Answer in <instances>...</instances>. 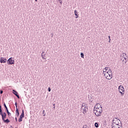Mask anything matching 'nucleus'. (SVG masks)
<instances>
[{"label":"nucleus","instance_id":"12","mask_svg":"<svg viewBox=\"0 0 128 128\" xmlns=\"http://www.w3.org/2000/svg\"><path fill=\"white\" fill-rule=\"evenodd\" d=\"M13 92H13V94H15V96H17V98H20V96H18V93L17 92L14 90H13Z\"/></svg>","mask_w":128,"mask_h":128},{"label":"nucleus","instance_id":"9","mask_svg":"<svg viewBox=\"0 0 128 128\" xmlns=\"http://www.w3.org/2000/svg\"><path fill=\"white\" fill-rule=\"evenodd\" d=\"M7 60L6 58H4V57H1L0 58V64H6V62Z\"/></svg>","mask_w":128,"mask_h":128},{"label":"nucleus","instance_id":"29","mask_svg":"<svg viewBox=\"0 0 128 128\" xmlns=\"http://www.w3.org/2000/svg\"><path fill=\"white\" fill-rule=\"evenodd\" d=\"M44 116H46V114L43 115Z\"/></svg>","mask_w":128,"mask_h":128},{"label":"nucleus","instance_id":"32","mask_svg":"<svg viewBox=\"0 0 128 128\" xmlns=\"http://www.w3.org/2000/svg\"><path fill=\"white\" fill-rule=\"evenodd\" d=\"M54 106H55V104H54Z\"/></svg>","mask_w":128,"mask_h":128},{"label":"nucleus","instance_id":"20","mask_svg":"<svg viewBox=\"0 0 128 128\" xmlns=\"http://www.w3.org/2000/svg\"><path fill=\"white\" fill-rule=\"evenodd\" d=\"M81 58H84V53H80Z\"/></svg>","mask_w":128,"mask_h":128},{"label":"nucleus","instance_id":"13","mask_svg":"<svg viewBox=\"0 0 128 128\" xmlns=\"http://www.w3.org/2000/svg\"><path fill=\"white\" fill-rule=\"evenodd\" d=\"M112 128H122V125L112 126Z\"/></svg>","mask_w":128,"mask_h":128},{"label":"nucleus","instance_id":"2","mask_svg":"<svg viewBox=\"0 0 128 128\" xmlns=\"http://www.w3.org/2000/svg\"><path fill=\"white\" fill-rule=\"evenodd\" d=\"M94 114L96 116H100L102 114V106L100 104L95 105L94 110Z\"/></svg>","mask_w":128,"mask_h":128},{"label":"nucleus","instance_id":"27","mask_svg":"<svg viewBox=\"0 0 128 128\" xmlns=\"http://www.w3.org/2000/svg\"><path fill=\"white\" fill-rule=\"evenodd\" d=\"M108 38L110 40V36H108Z\"/></svg>","mask_w":128,"mask_h":128},{"label":"nucleus","instance_id":"19","mask_svg":"<svg viewBox=\"0 0 128 128\" xmlns=\"http://www.w3.org/2000/svg\"><path fill=\"white\" fill-rule=\"evenodd\" d=\"M6 112H7L8 116H12V114H10V112H8V111H6Z\"/></svg>","mask_w":128,"mask_h":128},{"label":"nucleus","instance_id":"22","mask_svg":"<svg viewBox=\"0 0 128 128\" xmlns=\"http://www.w3.org/2000/svg\"><path fill=\"white\" fill-rule=\"evenodd\" d=\"M15 106H16V108H18V105L16 102L15 103Z\"/></svg>","mask_w":128,"mask_h":128},{"label":"nucleus","instance_id":"28","mask_svg":"<svg viewBox=\"0 0 128 128\" xmlns=\"http://www.w3.org/2000/svg\"><path fill=\"white\" fill-rule=\"evenodd\" d=\"M109 42H110V38L109 40Z\"/></svg>","mask_w":128,"mask_h":128},{"label":"nucleus","instance_id":"25","mask_svg":"<svg viewBox=\"0 0 128 128\" xmlns=\"http://www.w3.org/2000/svg\"><path fill=\"white\" fill-rule=\"evenodd\" d=\"M42 113H43V114H44V110H43Z\"/></svg>","mask_w":128,"mask_h":128},{"label":"nucleus","instance_id":"4","mask_svg":"<svg viewBox=\"0 0 128 128\" xmlns=\"http://www.w3.org/2000/svg\"><path fill=\"white\" fill-rule=\"evenodd\" d=\"M118 91L122 96H124V88L123 86L120 85L118 88Z\"/></svg>","mask_w":128,"mask_h":128},{"label":"nucleus","instance_id":"17","mask_svg":"<svg viewBox=\"0 0 128 128\" xmlns=\"http://www.w3.org/2000/svg\"><path fill=\"white\" fill-rule=\"evenodd\" d=\"M4 106L5 108L6 109V112H8V108L6 105V103H4Z\"/></svg>","mask_w":128,"mask_h":128},{"label":"nucleus","instance_id":"23","mask_svg":"<svg viewBox=\"0 0 128 128\" xmlns=\"http://www.w3.org/2000/svg\"><path fill=\"white\" fill-rule=\"evenodd\" d=\"M48 92H50V88L49 87L48 88Z\"/></svg>","mask_w":128,"mask_h":128},{"label":"nucleus","instance_id":"6","mask_svg":"<svg viewBox=\"0 0 128 128\" xmlns=\"http://www.w3.org/2000/svg\"><path fill=\"white\" fill-rule=\"evenodd\" d=\"M0 114L2 116V120H4L6 118V114L4 112H0Z\"/></svg>","mask_w":128,"mask_h":128},{"label":"nucleus","instance_id":"26","mask_svg":"<svg viewBox=\"0 0 128 128\" xmlns=\"http://www.w3.org/2000/svg\"><path fill=\"white\" fill-rule=\"evenodd\" d=\"M16 122H18V119L16 118Z\"/></svg>","mask_w":128,"mask_h":128},{"label":"nucleus","instance_id":"10","mask_svg":"<svg viewBox=\"0 0 128 128\" xmlns=\"http://www.w3.org/2000/svg\"><path fill=\"white\" fill-rule=\"evenodd\" d=\"M41 56L42 60H46V54L44 53V52H42L41 54Z\"/></svg>","mask_w":128,"mask_h":128},{"label":"nucleus","instance_id":"8","mask_svg":"<svg viewBox=\"0 0 128 128\" xmlns=\"http://www.w3.org/2000/svg\"><path fill=\"white\" fill-rule=\"evenodd\" d=\"M23 118H24V110H22V113L21 115L20 116V118L18 120L19 122H22Z\"/></svg>","mask_w":128,"mask_h":128},{"label":"nucleus","instance_id":"11","mask_svg":"<svg viewBox=\"0 0 128 128\" xmlns=\"http://www.w3.org/2000/svg\"><path fill=\"white\" fill-rule=\"evenodd\" d=\"M122 56L124 60H128V54L126 53H123Z\"/></svg>","mask_w":128,"mask_h":128},{"label":"nucleus","instance_id":"21","mask_svg":"<svg viewBox=\"0 0 128 128\" xmlns=\"http://www.w3.org/2000/svg\"><path fill=\"white\" fill-rule=\"evenodd\" d=\"M2 112V106L0 105V112Z\"/></svg>","mask_w":128,"mask_h":128},{"label":"nucleus","instance_id":"1","mask_svg":"<svg viewBox=\"0 0 128 128\" xmlns=\"http://www.w3.org/2000/svg\"><path fill=\"white\" fill-rule=\"evenodd\" d=\"M103 74L106 80H112V72L110 68L106 67L103 70Z\"/></svg>","mask_w":128,"mask_h":128},{"label":"nucleus","instance_id":"31","mask_svg":"<svg viewBox=\"0 0 128 128\" xmlns=\"http://www.w3.org/2000/svg\"><path fill=\"white\" fill-rule=\"evenodd\" d=\"M36 0V2H38V0Z\"/></svg>","mask_w":128,"mask_h":128},{"label":"nucleus","instance_id":"16","mask_svg":"<svg viewBox=\"0 0 128 128\" xmlns=\"http://www.w3.org/2000/svg\"><path fill=\"white\" fill-rule=\"evenodd\" d=\"M16 115L17 116H20V112H18V108H16Z\"/></svg>","mask_w":128,"mask_h":128},{"label":"nucleus","instance_id":"7","mask_svg":"<svg viewBox=\"0 0 128 128\" xmlns=\"http://www.w3.org/2000/svg\"><path fill=\"white\" fill-rule=\"evenodd\" d=\"M8 64H14V60L12 58H10L8 60Z\"/></svg>","mask_w":128,"mask_h":128},{"label":"nucleus","instance_id":"18","mask_svg":"<svg viewBox=\"0 0 128 128\" xmlns=\"http://www.w3.org/2000/svg\"><path fill=\"white\" fill-rule=\"evenodd\" d=\"M94 126L96 128H98V122H96Z\"/></svg>","mask_w":128,"mask_h":128},{"label":"nucleus","instance_id":"24","mask_svg":"<svg viewBox=\"0 0 128 128\" xmlns=\"http://www.w3.org/2000/svg\"><path fill=\"white\" fill-rule=\"evenodd\" d=\"M2 92H4V91H2V90H0V94H2Z\"/></svg>","mask_w":128,"mask_h":128},{"label":"nucleus","instance_id":"3","mask_svg":"<svg viewBox=\"0 0 128 128\" xmlns=\"http://www.w3.org/2000/svg\"><path fill=\"white\" fill-rule=\"evenodd\" d=\"M122 126V123L120 122V120L114 118L113 120V124H112V126Z\"/></svg>","mask_w":128,"mask_h":128},{"label":"nucleus","instance_id":"14","mask_svg":"<svg viewBox=\"0 0 128 128\" xmlns=\"http://www.w3.org/2000/svg\"><path fill=\"white\" fill-rule=\"evenodd\" d=\"M74 14L76 16V18H78V11L76 10H74Z\"/></svg>","mask_w":128,"mask_h":128},{"label":"nucleus","instance_id":"15","mask_svg":"<svg viewBox=\"0 0 128 128\" xmlns=\"http://www.w3.org/2000/svg\"><path fill=\"white\" fill-rule=\"evenodd\" d=\"M3 122H6V124H8V122H10V120L8 119H6H6H4V120H3Z\"/></svg>","mask_w":128,"mask_h":128},{"label":"nucleus","instance_id":"30","mask_svg":"<svg viewBox=\"0 0 128 128\" xmlns=\"http://www.w3.org/2000/svg\"><path fill=\"white\" fill-rule=\"evenodd\" d=\"M60 2V4H62V2Z\"/></svg>","mask_w":128,"mask_h":128},{"label":"nucleus","instance_id":"5","mask_svg":"<svg viewBox=\"0 0 128 128\" xmlns=\"http://www.w3.org/2000/svg\"><path fill=\"white\" fill-rule=\"evenodd\" d=\"M82 110L83 112V114H86V112H88V105L84 103L82 105Z\"/></svg>","mask_w":128,"mask_h":128}]
</instances>
